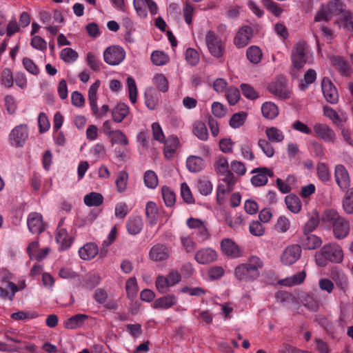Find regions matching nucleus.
Masks as SVG:
<instances>
[{
  "label": "nucleus",
  "mask_w": 353,
  "mask_h": 353,
  "mask_svg": "<svg viewBox=\"0 0 353 353\" xmlns=\"http://www.w3.org/2000/svg\"><path fill=\"white\" fill-rule=\"evenodd\" d=\"M263 267V261L256 256H252L234 268V278L240 282H253L260 276V270Z\"/></svg>",
  "instance_id": "1"
},
{
  "label": "nucleus",
  "mask_w": 353,
  "mask_h": 353,
  "mask_svg": "<svg viewBox=\"0 0 353 353\" xmlns=\"http://www.w3.org/2000/svg\"><path fill=\"white\" fill-rule=\"evenodd\" d=\"M343 252L340 245L330 243L322 247L315 254V261L318 266H326L327 261L339 263L343 261Z\"/></svg>",
  "instance_id": "2"
},
{
  "label": "nucleus",
  "mask_w": 353,
  "mask_h": 353,
  "mask_svg": "<svg viewBox=\"0 0 353 353\" xmlns=\"http://www.w3.org/2000/svg\"><path fill=\"white\" fill-rule=\"evenodd\" d=\"M323 220L332 225L334 236L337 239H344L350 232L349 222L333 209L325 212Z\"/></svg>",
  "instance_id": "3"
},
{
  "label": "nucleus",
  "mask_w": 353,
  "mask_h": 353,
  "mask_svg": "<svg viewBox=\"0 0 353 353\" xmlns=\"http://www.w3.org/2000/svg\"><path fill=\"white\" fill-rule=\"evenodd\" d=\"M12 274L7 270H3L0 274V298L3 300H14L17 292V284L11 280Z\"/></svg>",
  "instance_id": "4"
},
{
  "label": "nucleus",
  "mask_w": 353,
  "mask_h": 353,
  "mask_svg": "<svg viewBox=\"0 0 353 353\" xmlns=\"http://www.w3.org/2000/svg\"><path fill=\"white\" fill-rule=\"evenodd\" d=\"M310 53L305 41H297L292 49L291 59L294 68H301L307 61Z\"/></svg>",
  "instance_id": "5"
},
{
  "label": "nucleus",
  "mask_w": 353,
  "mask_h": 353,
  "mask_svg": "<svg viewBox=\"0 0 353 353\" xmlns=\"http://www.w3.org/2000/svg\"><path fill=\"white\" fill-rule=\"evenodd\" d=\"M205 40L210 54L218 59L221 58L225 51L224 40L212 30L207 32Z\"/></svg>",
  "instance_id": "6"
},
{
  "label": "nucleus",
  "mask_w": 353,
  "mask_h": 353,
  "mask_svg": "<svg viewBox=\"0 0 353 353\" xmlns=\"http://www.w3.org/2000/svg\"><path fill=\"white\" fill-rule=\"evenodd\" d=\"M343 11V4L339 0H332L327 5H322L315 15L316 21H329L333 15H338Z\"/></svg>",
  "instance_id": "7"
},
{
  "label": "nucleus",
  "mask_w": 353,
  "mask_h": 353,
  "mask_svg": "<svg viewBox=\"0 0 353 353\" xmlns=\"http://www.w3.org/2000/svg\"><path fill=\"white\" fill-rule=\"evenodd\" d=\"M29 136V128L26 124L15 126L10 132L8 138L10 144L14 148H22Z\"/></svg>",
  "instance_id": "8"
},
{
  "label": "nucleus",
  "mask_w": 353,
  "mask_h": 353,
  "mask_svg": "<svg viewBox=\"0 0 353 353\" xmlns=\"http://www.w3.org/2000/svg\"><path fill=\"white\" fill-rule=\"evenodd\" d=\"M125 57V50L119 46H112L103 52L104 61L110 65L120 64Z\"/></svg>",
  "instance_id": "9"
},
{
  "label": "nucleus",
  "mask_w": 353,
  "mask_h": 353,
  "mask_svg": "<svg viewBox=\"0 0 353 353\" xmlns=\"http://www.w3.org/2000/svg\"><path fill=\"white\" fill-rule=\"evenodd\" d=\"M171 253V248L159 243L152 246L149 251V258L154 262L164 263L169 259Z\"/></svg>",
  "instance_id": "10"
},
{
  "label": "nucleus",
  "mask_w": 353,
  "mask_h": 353,
  "mask_svg": "<svg viewBox=\"0 0 353 353\" xmlns=\"http://www.w3.org/2000/svg\"><path fill=\"white\" fill-rule=\"evenodd\" d=\"M64 221L65 218H61L59 222L55 236L56 241L60 245L61 250L69 248L73 242L72 236L68 234L67 229L63 227Z\"/></svg>",
  "instance_id": "11"
},
{
  "label": "nucleus",
  "mask_w": 353,
  "mask_h": 353,
  "mask_svg": "<svg viewBox=\"0 0 353 353\" xmlns=\"http://www.w3.org/2000/svg\"><path fill=\"white\" fill-rule=\"evenodd\" d=\"M334 179L337 185L343 192L350 189V174L343 165L338 164L335 166Z\"/></svg>",
  "instance_id": "12"
},
{
  "label": "nucleus",
  "mask_w": 353,
  "mask_h": 353,
  "mask_svg": "<svg viewBox=\"0 0 353 353\" xmlns=\"http://www.w3.org/2000/svg\"><path fill=\"white\" fill-rule=\"evenodd\" d=\"M186 224L189 228L197 230L196 234L202 241L210 239V234L205 222L197 218L190 217L187 219Z\"/></svg>",
  "instance_id": "13"
},
{
  "label": "nucleus",
  "mask_w": 353,
  "mask_h": 353,
  "mask_svg": "<svg viewBox=\"0 0 353 353\" xmlns=\"http://www.w3.org/2000/svg\"><path fill=\"white\" fill-rule=\"evenodd\" d=\"M301 255V247L291 245L285 248L281 255V261L283 265H290L294 263Z\"/></svg>",
  "instance_id": "14"
},
{
  "label": "nucleus",
  "mask_w": 353,
  "mask_h": 353,
  "mask_svg": "<svg viewBox=\"0 0 353 353\" xmlns=\"http://www.w3.org/2000/svg\"><path fill=\"white\" fill-rule=\"evenodd\" d=\"M313 129L316 136L320 139L327 142H335L336 134L327 124L316 123L314 125Z\"/></svg>",
  "instance_id": "15"
},
{
  "label": "nucleus",
  "mask_w": 353,
  "mask_h": 353,
  "mask_svg": "<svg viewBox=\"0 0 353 353\" xmlns=\"http://www.w3.org/2000/svg\"><path fill=\"white\" fill-rule=\"evenodd\" d=\"M221 250L223 254L231 259H236L243 256V251L230 239H224L221 242Z\"/></svg>",
  "instance_id": "16"
},
{
  "label": "nucleus",
  "mask_w": 353,
  "mask_h": 353,
  "mask_svg": "<svg viewBox=\"0 0 353 353\" xmlns=\"http://www.w3.org/2000/svg\"><path fill=\"white\" fill-rule=\"evenodd\" d=\"M321 89L325 100L330 103H336L339 101V94L336 88L328 78H323Z\"/></svg>",
  "instance_id": "17"
},
{
  "label": "nucleus",
  "mask_w": 353,
  "mask_h": 353,
  "mask_svg": "<svg viewBox=\"0 0 353 353\" xmlns=\"http://www.w3.org/2000/svg\"><path fill=\"white\" fill-rule=\"evenodd\" d=\"M217 256V252L214 249L203 248L196 251L194 259L199 264L207 265L216 261Z\"/></svg>",
  "instance_id": "18"
},
{
  "label": "nucleus",
  "mask_w": 353,
  "mask_h": 353,
  "mask_svg": "<svg viewBox=\"0 0 353 353\" xmlns=\"http://www.w3.org/2000/svg\"><path fill=\"white\" fill-rule=\"evenodd\" d=\"M253 32L250 26H244L236 34L234 43L238 48L245 47L248 44L252 37Z\"/></svg>",
  "instance_id": "19"
},
{
  "label": "nucleus",
  "mask_w": 353,
  "mask_h": 353,
  "mask_svg": "<svg viewBox=\"0 0 353 353\" xmlns=\"http://www.w3.org/2000/svg\"><path fill=\"white\" fill-rule=\"evenodd\" d=\"M270 93L281 99H288L290 97V92L286 86L285 80H277L268 86Z\"/></svg>",
  "instance_id": "20"
},
{
  "label": "nucleus",
  "mask_w": 353,
  "mask_h": 353,
  "mask_svg": "<svg viewBox=\"0 0 353 353\" xmlns=\"http://www.w3.org/2000/svg\"><path fill=\"white\" fill-rule=\"evenodd\" d=\"M252 173H256L251 178V183L254 186L264 185L268 183V176L272 177L274 176L273 172L267 168H255L252 171Z\"/></svg>",
  "instance_id": "21"
},
{
  "label": "nucleus",
  "mask_w": 353,
  "mask_h": 353,
  "mask_svg": "<svg viewBox=\"0 0 353 353\" xmlns=\"http://www.w3.org/2000/svg\"><path fill=\"white\" fill-rule=\"evenodd\" d=\"M27 224L32 234H39L44 229L42 215L38 212H32L28 215Z\"/></svg>",
  "instance_id": "22"
},
{
  "label": "nucleus",
  "mask_w": 353,
  "mask_h": 353,
  "mask_svg": "<svg viewBox=\"0 0 353 353\" xmlns=\"http://www.w3.org/2000/svg\"><path fill=\"white\" fill-rule=\"evenodd\" d=\"M301 244L305 250H314L321 245V240L310 232H304L301 239Z\"/></svg>",
  "instance_id": "23"
},
{
  "label": "nucleus",
  "mask_w": 353,
  "mask_h": 353,
  "mask_svg": "<svg viewBox=\"0 0 353 353\" xmlns=\"http://www.w3.org/2000/svg\"><path fill=\"white\" fill-rule=\"evenodd\" d=\"M98 252V246L94 243H88L79 250V255L83 260H90L94 258Z\"/></svg>",
  "instance_id": "24"
},
{
  "label": "nucleus",
  "mask_w": 353,
  "mask_h": 353,
  "mask_svg": "<svg viewBox=\"0 0 353 353\" xmlns=\"http://www.w3.org/2000/svg\"><path fill=\"white\" fill-rule=\"evenodd\" d=\"M143 227V219L139 216H130L127 223L126 228L129 234L136 235L141 232Z\"/></svg>",
  "instance_id": "25"
},
{
  "label": "nucleus",
  "mask_w": 353,
  "mask_h": 353,
  "mask_svg": "<svg viewBox=\"0 0 353 353\" xmlns=\"http://www.w3.org/2000/svg\"><path fill=\"white\" fill-rule=\"evenodd\" d=\"M176 302L177 298L174 295L168 294L155 300L153 303V307L154 309H168L175 305Z\"/></svg>",
  "instance_id": "26"
},
{
  "label": "nucleus",
  "mask_w": 353,
  "mask_h": 353,
  "mask_svg": "<svg viewBox=\"0 0 353 353\" xmlns=\"http://www.w3.org/2000/svg\"><path fill=\"white\" fill-rule=\"evenodd\" d=\"M99 85L100 81L97 80L93 84L90 85L88 90L89 103L94 114H97L99 112L97 92Z\"/></svg>",
  "instance_id": "27"
},
{
  "label": "nucleus",
  "mask_w": 353,
  "mask_h": 353,
  "mask_svg": "<svg viewBox=\"0 0 353 353\" xmlns=\"http://www.w3.org/2000/svg\"><path fill=\"white\" fill-rule=\"evenodd\" d=\"M285 203L287 208L292 213H299L302 208L300 199L295 194H291L285 197Z\"/></svg>",
  "instance_id": "28"
},
{
  "label": "nucleus",
  "mask_w": 353,
  "mask_h": 353,
  "mask_svg": "<svg viewBox=\"0 0 353 353\" xmlns=\"http://www.w3.org/2000/svg\"><path fill=\"white\" fill-rule=\"evenodd\" d=\"M204 165V160L197 156H190L186 160V167L190 172H201Z\"/></svg>",
  "instance_id": "29"
},
{
  "label": "nucleus",
  "mask_w": 353,
  "mask_h": 353,
  "mask_svg": "<svg viewBox=\"0 0 353 353\" xmlns=\"http://www.w3.org/2000/svg\"><path fill=\"white\" fill-rule=\"evenodd\" d=\"M145 214L150 225L153 226L157 224L159 218V214L157 205L154 202L149 201L146 204Z\"/></svg>",
  "instance_id": "30"
},
{
  "label": "nucleus",
  "mask_w": 353,
  "mask_h": 353,
  "mask_svg": "<svg viewBox=\"0 0 353 353\" xmlns=\"http://www.w3.org/2000/svg\"><path fill=\"white\" fill-rule=\"evenodd\" d=\"M164 154L166 158H172L177 149L179 143V139L175 136H170L167 140L165 139Z\"/></svg>",
  "instance_id": "31"
},
{
  "label": "nucleus",
  "mask_w": 353,
  "mask_h": 353,
  "mask_svg": "<svg viewBox=\"0 0 353 353\" xmlns=\"http://www.w3.org/2000/svg\"><path fill=\"white\" fill-rule=\"evenodd\" d=\"M128 114L129 108L123 103H118L112 112V119L117 123L121 122Z\"/></svg>",
  "instance_id": "32"
},
{
  "label": "nucleus",
  "mask_w": 353,
  "mask_h": 353,
  "mask_svg": "<svg viewBox=\"0 0 353 353\" xmlns=\"http://www.w3.org/2000/svg\"><path fill=\"white\" fill-rule=\"evenodd\" d=\"M306 276V274L305 271H301L293 274L291 276L287 277L284 279L280 281V284L291 287L296 285H299L303 282Z\"/></svg>",
  "instance_id": "33"
},
{
  "label": "nucleus",
  "mask_w": 353,
  "mask_h": 353,
  "mask_svg": "<svg viewBox=\"0 0 353 353\" xmlns=\"http://www.w3.org/2000/svg\"><path fill=\"white\" fill-rule=\"evenodd\" d=\"M88 319V316L83 314H76L64 322V326L67 329L73 330L82 325L83 322Z\"/></svg>",
  "instance_id": "34"
},
{
  "label": "nucleus",
  "mask_w": 353,
  "mask_h": 353,
  "mask_svg": "<svg viewBox=\"0 0 353 353\" xmlns=\"http://www.w3.org/2000/svg\"><path fill=\"white\" fill-rule=\"evenodd\" d=\"M263 116L268 119H273L279 114L278 107L272 102H265L261 107Z\"/></svg>",
  "instance_id": "35"
},
{
  "label": "nucleus",
  "mask_w": 353,
  "mask_h": 353,
  "mask_svg": "<svg viewBox=\"0 0 353 353\" xmlns=\"http://www.w3.org/2000/svg\"><path fill=\"white\" fill-rule=\"evenodd\" d=\"M265 134L268 141L272 143H281L285 138L283 132L276 127L267 128Z\"/></svg>",
  "instance_id": "36"
},
{
  "label": "nucleus",
  "mask_w": 353,
  "mask_h": 353,
  "mask_svg": "<svg viewBox=\"0 0 353 353\" xmlns=\"http://www.w3.org/2000/svg\"><path fill=\"white\" fill-rule=\"evenodd\" d=\"M246 56L252 63L257 64L261 61L263 53L259 47L252 46L247 49Z\"/></svg>",
  "instance_id": "37"
},
{
  "label": "nucleus",
  "mask_w": 353,
  "mask_h": 353,
  "mask_svg": "<svg viewBox=\"0 0 353 353\" xmlns=\"http://www.w3.org/2000/svg\"><path fill=\"white\" fill-rule=\"evenodd\" d=\"M194 134L201 141H206L208 139V131L205 124L200 121L194 122L193 125Z\"/></svg>",
  "instance_id": "38"
},
{
  "label": "nucleus",
  "mask_w": 353,
  "mask_h": 353,
  "mask_svg": "<svg viewBox=\"0 0 353 353\" xmlns=\"http://www.w3.org/2000/svg\"><path fill=\"white\" fill-rule=\"evenodd\" d=\"M83 201L89 207L99 206L103 203V197L101 194L92 192L85 195Z\"/></svg>",
  "instance_id": "39"
},
{
  "label": "nucleus",
  "mask_w": 353,
  "mask_h": 353,
  "mask_svg": "<svg viewBox=\"0 0 353 353\" xmlns=\"http://www.w3.org/2000/svg\"><path fill=\"white\" fill-rule=\"evenodd\" d=\"M308 220L303 228V232H312L319 224V215L316 211L308 214Z\"/></svg>",
  "instance_id": "40"
},
{
  "label": "nucleus",
  "mask_w": 353,
  "mask_h": 353,
  "mask_svg": "<svg viewBox=\"0 0 353 353\" xmlns=\"http://www.w3.org/2000/svg\"><path fill=\"white\" fill-rule=\"evenodd\" d=\"M128 180V174L125 170H121L118 173L115 183L117 190L119 193L124 192L127 189Z\"/></svg>",
  "instance_id": "41"
},
{
  "label": "nucleus",
  "mask_w": 353,
  "mask_h": 353,
  "mask_svg": "<svg viewBox=\"0 0 353 353\" xmlns=\"http://www.w3.org/2000/svg\"><path fill=\"white\" fill-rule=\"evenodd\" d=\"M151 61L155 65L161 66L166 64L169 61L168 55L159 50H154L151 54Z\"/></svg>",
  "instance_id": "42"
},
{
  "label": "nucleus",
  "mask_w": 353,
  "mask_h": 353,
  "mask_svg": "<svg viewBox=\"0 0 353 353\" xmlns=\"http://www.w3.org/2000/svg\"><path fill=\"white\" fill-rule=\"evenodd\" d=\"M216 172L219 175H223L230 172L228 159L224 157H219L214 163Z\"/></svg>",
  "instance_id": "43"
},
{
  "label": "nucleus",
  "mask_w": 353,
  "mask_h": 353,
  "mask_svg": "<svg viewBox=\"0 0 353 353\" xmlns=\"http://www.w3.org/2000/svg\"><path fill=\"white\" fill-rule=\"evenodd\" d=\"M143 181L145 186L150 189H154L158 185L157 175L152 170H147L145 172Z\"/></svg>",
  "instance_id": "44"
},
{
  "label": "nucleus",
  "mask_w": 353,
  "mask_h": 353,
  "mask_svg": "<svg viewBox=\"0 0 353 353\" xmlns=\"http://www.w3.org/2000/svg\"><path fill=\"white\" fill-rule=\"evenodd\" d=\"M153 83L157 88L163 92H166L168 90V81L163 74H156L153 77Z\"/></svg>",
  "instance_id": "45"
},
{
  "label": "nucleus",
  "mask_w": 353,
  "mask_h": 353,
  "mask_svg": "<svg viewBox=\"0 0 353 353\" xmlns=\"http://www.w3.org/2000/svg\"><path fill=\"white\" fill-rule=\"evenodd\" d=\"M317 176L323 183L330 181L331 175L327 166L323 163H319L316 166Z\"/></svg>",
  "instance_id": "46"
},
{
  "label": "nucleus",
  "mask_w": 353,
  "mask_h": 353,
  "mask_svg": "<svg viewBox=\"0 0 353 353\" xmlns=\"http://www.w3.org/2000/svg\"><path fill=\"white\" fill-rule=\"evenodd\" d=\"M345 195L343 200V208L347 214L353 213V188L345 191Z\"/></svg>",
  "instance_id": "47"
},
{
  "label": "nucleus",
  "mask_w": 353,
  "mask_h": 353,
  "mask_svg": "<svg viewBox=\"0 0 353 353\" xmlns=\"http://www.w3.org/2000/svg\"><path fill=\"white\" fill-rule=\"evenodd\" d=\"M61 59L65 63H73L78 58V53L70 48H63L60 53Z\"/></svg>",
  "instance_id": "48"
},
{
  "label": "nucleus",
  "mask_w": 353,
  "mask_h": 353,
  "mask_svg": "<svg viewBox=\"0 0 353 353\" xmlns=\"http://www.w3.org/2000/svg\"><path fill=\"white\" fill-rule=\"evenodd\" d=\"M161 193L165 205L167 207H172L176 201L175 193L168 187H163Z\"/></svg>",
  "instance_id": "49"
},
{
  "label": "nucleus",
  "mask_w": 353,
  "mask_h": 353,
  "mask_svg": "<svg viewBox=\"0 0 353 353\" xmlns=\"http://www.w3.org/2000/svg\"><path fill=\"white\" fill-rule=\"evenodd\" d=\"M245 220L241 214H236L234 218L226 216L225 223L232 228L236 230L244 225Z\"/></svg>",
  "instance_id": "50"
},
{
  "label": "nucleus",
  "mask_w": 353,
  "mask_h": 353,
  "mask_svg": "<svg viewBox=\"0 0 353 353\" xmlns=\"http://www.w3.org/2000/svg\"><path fill=\"white\" fill-rule=\"evenodd\" d=\"M197 188L202 195L207 196L212 192L213 186L209 180L201 179L197 182Z\"/></svg>",
  "instance_id": "51"
},
{
  "label": "nucleus",
  "mask_w": 353,
  "mask_h": 353,
  "mask_svg": "<svg viewBox=\"0 0 353 353\" xmlns=\"http://www.w3.org/2000/svg\"><path fill=\"white\" fill-rule=\"evenodd\" d=\"M125 289L128 296L133 299L138 292V285L135 277L129 278L125 283Z\"/></svg>",
  "instance_id": "52"
},
{
  "label": "nucleus",
  "mask_w": 353,
  "mask_h": 353,
  "mask_svg": "<svg viewBox=\"0 0 353 353\" xmlns=\"http://www.w3.org/2000/svg\"><path fill=\"white\" fill-rule=\"evenodd\" d=\"M127 84L129 99L132 103H135L137 97V88L134 79L132 77H128L127 78Z\"/></svg>",
  "instance_id": "53"
},
{
  "label": "nucleus",
  "mask_w": 353,
  "mask_h": 353,
  "mask_svg": "<svg viewBox=\"0 0 353 353\" xmlns=\"http://www.w3.org/2000/svg\"><path fill=\"white\" fill-rule=\"evenodd\" d=\"M133 6L138 16L141 18L147 17L146 0H133Z\"/></svg>",
  "instance_id": "54"
},
{
  "label": "nucleus",
  "mask_w": 353,
  "mask_h": 353,
  "mask_svg": "<svg viewBox=\"0 0 353 353\" xmlns=\"http://www.w3.org/2000/svg\"><path fill=\"white\" fill-rule=\"evenodd\" d=\"M247 114L245 112L235 113L230 120V125L233 128H239L242 126L245 121Z\"/></svg>",
  "instance_id": "55"
},
{
  "label": "nucleus",
  "mask_w": 353,
  "mask_h": 353,
  "mask_svg": "<svg viewBox=\"0 0 353 353\" xmlns=\"http://www.w3.org/2000/svg\"><path fill=\"white\" fill-rule=\"evenodd\" d=\"M268 140L261 139L258 141V145L268 158L272 157L274 154V150Z\"/></svg>",
  "instance_id": "56"
},
{
  "label": "nucleus",
  "mask_w": 353,
  "mask_h": 353,
  "mask_svg": "<svg viewBox=\"0 0 353 353\" xmlns=\"http://www.w3.org/2000/svg\"><path fill=\"white\" fill-rule=\"evenodd\" d=\"M86 61L88 66L94 71H99L102 65L101 62L96 57L94 54L91 52H88Z\"/></svg>",
  "instance_id": "57"
},
{
  "label": "nucleus",
  "mask_w": 353,
  "mask_h": 353,
  "mask_svg": "<svg viewBox=\"0 0 353 353\" xmlns=\"http://www.w3.org/2000/svg\"><path fill=\"white\" fill-rule=\"evenodd\" d=\"M263 6L275 17H280L283 9L272 0H263Z\"/></svg>",
  "instance_id": "58"
},
{
  "label": "nucleus",
  "mask_w": 353,
  "mask_h": 353,
  "mask_svg": "<svg viewBox=\"0 0 353 353\" xmlns=\"http://www.w3.org/2000/svg\"><path fill=\"white\" fill-rule=\"evenodd\" d=\"M158 103L157 98L154 95L152 89L147 90L145 92V103L150 110H154Z\"/></svg>",
  "instance_id": "59"
},
{
  "label": "nucleus",
  "mask_w": 353,
  "mask_h": 353,
  "mask_svg": "<svg viewBox=\"0 0 353 353\" xmlns=\"http://www.w3.org/2000/svg\"><path fill=\"white\" fill-rule=\"evenodd\" d=\"M249 231L251 234L256 236H261L265 233V228L258 221H253L250 223Z\"/></svg>",
  "instance_id": "60"
},
{
  "label": "nucleus",
  "mask_w": 353,
  "mask_h": 353,
  "mask_svg": "<svg viewBox=\"0 0 353 353\" xmlns=\"http://www.w3.org/2000/svg\"><path fill=\"white\" fill-rule=\"evenodd\" d=\"M152 131L154 139L161 143L165 142V135L159 123L154 122L152 124Z\"/></svg>",
  "instance_id": "61"
},
{
  "label": "nucleus",
  "mask_w": 353,
  "mask_h": 353,
  "mask_svg": "<svg viewBox=\"0 0 353 353\" xmlns=\"http://www.w3.org/2000/svg\"><path fill=\"white\" fill-rule=\"evenodd\" d=\"M112 141L113 143H118L123 145L128 144V139L123 132L119 130L112 131Z\"/></svg>",
  "instance_id": "62"
},
{
  "label": "nucleus",
  "mask_w": 353,
  "mask_h": 353,
  "mask_svg": "<svg viewBox=\"0 0 353 353\" xmlns=\"http://www.w3.org/2000/svg\"><path fill=\"white\" fill-rule=\"evenodd\" d=\"M156 287L159 292L165 294L168 291V288L170 287L165 276L159 275L156 279Z\"/></svg>",
  "instance_id": "63"
},
{
  "label": "nucleus",
  "mask_w": 353,
  "mask_h": 353,
  "mask_svg": "<svg viewBox=\"0 0 353 353\" xmlns=\"http://www.w3.org/2000/svg\"><path fill=\"white\" fill-rule=\"evenodd\" d=\"M226 98L230 105H235L240 99L239 90L236 88H230L226 92Z\"/></svg>",
  "instance_id": "64"
}]
</instances>
